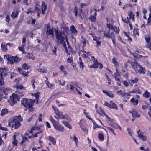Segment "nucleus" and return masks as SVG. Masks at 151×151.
Instances as JSON below:
<instances>
[{
    "instance_id": "f257e3e1",
    "label": "nucleus",
    "mask_w": 151,
    "mask_h": 151,
    "mask_svg": "<svg viewBox=\"0 0 151 151\" xmlns=\"http://www.w3.org/2000/svg\"><path fill=\"white\" fill-rule=\"evenodd\" d=\"M40 128L38 127H32L30 131H29V132L32 133V135H29L27 133H26L25 135H24L22 138V141L21 144H23L26 141H27V138H32V137H37L38 136L41 137L42 135V131H40L37 132L39 130Z\"/></svg>"
},
{
    "instance_id": "f03ea898",
    "label": "nucleus",
    "mask_w": 151,
    "mask_h": 151,
    "mask_svg": "<svg viewBox=\"0 0 151 151\" xmlns=\"http://www.w3.org/2000/svg\"><path fill=\"white\" fill-rule=\"evenodd\" d=\"M22 120V118L21 117V115H19L14 117L12 120H10L8 123V125L12 128H14V129H16L20 126V122Z\"/></svg>"
},
{
    "instance_id": "7ed1b4c3",
    "label": "nucleus",
    "mask_w": 151,
    "mask_h": 151,
    "mask_svg": "<svg viewBox=\"0 0 151 151\" xmlns=\"http://www.w3.org/2000/svg\"><path fill=\"white\" fill-rule=\"evenodd\" d=\"M55 35L56 39L60 43H62L64 41L65 39V37L66 38V41L68 44V41L67 40V37L65 35L64 32L63 31H58V29L57 31H55Z\"/></svg>"
},
{
    "instance_id": "20e7f679",
    "label": "nucleus",
    "mask_w": 151,
    "mask_h": 151,
    "mask_svg": "<svg viewBox=\"0 0 151 151\" xmlns=\"http://www.w3.org/2000/svg\"><path fill=\"white\" fill-rule=\"evenodd\" d=\"M4 58L7 59L8 61L7 63L10 64H13L15 62H19L20 61V60L17 56H11L8 55H5Z\"/></svg>"
},
{
    "instance_id": "39448f33",
    "label": "nucleus",
    "mask_w": 151,
    "mask_h": 151,
    "mask_svg": "<svg viewBox=\"0 0 151 151\" xmlns=\"http://www.w3.org/2000/svg\"><path fill=\"white\" fill-rule=\"evenodd\" d=\"M35 101L32 99H28L26 98L22 99V103L24 106L27 109L32 107L33 106Z\"/></svg>"
},
{
    "instance_id": "423d86ee",
    "label": "nucleus",
    "mask_w": 151,
    "mask_h": 151,
    "mask_svg": "<svg viewBox=\"0 0 151 151\" xmlns=\"http://www.w3.org/2000/svg\"><path fill=\"white\" fill-rule=\"evenodd\" d=\"M132 67L133 69L137 72L140 73L144 74L145 73V70L141 65L138 64L137 63H135L132 65Z\"/></svg>"
},
{
    "instance_id": "0eeeda50",
    "label": "nucleus",
    "mask_w": 151,
    "mask_h": 151,
    "mask_svg": "<svg viewBox=\"0 0 151 151\" xmlns=\"http://www.w3.org/2000/svg\"><path fill=\"white\" fill-rule=\"evenodd\" d=\"M46 27L47 29L46 31V35H52V38H53L54 37V32L55 31H57L55 28H53V27L51 28L50 24H48L46 25Z\"/></svg>"
},
{
    "instance_id": "6e6552de",
    "label": "nucleus",
    "mask_w": 151,
    "mask_h": 151,
    "mask_svg": "<svg viewBox=\"0 0 151 151\" xmlns=\"http://www.w3.org/2000/svg\"><path fill=\"white\" fill-rule=\"evenodd\" d=\"M6 71L3 68H0V86H2L4 84V81L2 77L6 76Z\"/></svg>"
},
{
    "instance_id": "1a4fd4ad",
    "label": "nucleus",
    "mask_w": 151,
    "mask_h": 151,
    "mask_svg": "<svg viewBox=\"0 0 151 151\" xmlns=\"http://www.w3.org/2000/svg\"><path fill=\"white\" fill-rule=\"evenodd\" d=\"M53 126L55 129L58 131L63 132L64 131V128L59 124L58 122L55 124H53Z\"/></svg>"
},
{
    "instance_id": "9d476101",
    "label": "nucleus",
    "mask_w": 151,
    "mask_h": 151,
    "mask_svg": "<svg viewBox=\"0 0 151 151\" xmlns=\"http://www.w3.org/2000/svg\"><path fill=\"white\" fill-rule=\"evenodd\" d=\"M138 137L142 141H145L147 139L146 136L144 135V133L141 132L140 130H139L137 132Z\"/></svg>"
},
{
    "instance_id": "9b49d317",
    "label": "nucleus",
    "mask_w": 151,
    "mask_h": 151,
    "mask_svg": "<svg viewBox=\"0 0 151 151\" xmlns=\"http://www.w3.org/2000/svg\"><path fill=\"white\" fill-rule=\"evenodd\" d=\"M145 39L146 41V47L149 48L151 50V41H150V37L149 36H146L145 37Z\"/></svg>"
},
{
    "instance_id": "f8f14e48",
    "label": "nucleus",
    "mask_w": 151,
    "mask_h": 151,
    "mask_svg": "<svg viewBox=\"0 0 151 151\" xmlns=\"http://www.w3.org/2000/svg\"><path fill=\"white\" fill-rule=\"evenodd\" d=\"M99 65V68L100 69L103 68V66L102 65L101 63L98 62L97 61L94 62L93 64L90 65L89 67L90 68H98Z\"/></svg>"
},
{
    "instance_id": "ddd939ff",
    "label": "nucleus",
    "mask_w": 151,
    "mask_h": 151,
    "mask_svg": "<svg viewBox=\"0 0 151 151\" xmlns=\"http://www.w3.org/2000/svg\"><path fill=\"white\" fill-rule=\"evenodd\" d=\"M10 97L11 101L13 104H15L17 101L19 100L17 95L15 93H13L12 95L10 96Z\"/></svg>"
},
{
    "instance_id": "4468645a",
    "label": "nucleus",
    "mask_w": 151,
    "mask_h": 151,
    "mask_svg": "<svg viewBox=\"0 0 151 151\" xmlns=\"http://www.w3.org/2000/svg\"><path fill=\"white\" fill-rule=\"evenodd\" d=\"M129 112L132 114V116L134 118L139 117L140 116V114H139L135 109H132L131 110L129 111Z\"/></svg>"
},
{
    "instance_id": "2eb2a0df",
    "label": "nucleus",
    "mask_w": 151,
    "mask_h": 151,
    "mask_svg": "<svg viewBox=\"0 0 151 151\" xmlns=\"http://www.w3.org/2000/svg\"><path fill=\"white\" fill-rule=\"evenodd\" d=\"M19 12L20 11H19L18 9H14L11 15V17L13 19L16 18L17 17L18 14Z\"/></svg>"
},
{
    "instance_id": "dca6fc26",
    "label": "nucleus",
    "mask_w": 151,
    "mask_h": 151,
    "mask_svg": "<svg viewBox=\"0 0 151 151\" xmlns=\"http://www.w3.org/2000/svg\"><path fill=\"white\" fill-rule=\"evenodd\" d=\"M47 5L44 2H43L41 6V11L42 12V14H44L45 13V11L47 10Z\"/></svg>"
},
{
    "instance_id": "f3484780",
    "label": "nucleus",
    "mask_w": 151,
    "mask_h": 151,
    "mask_svg": "<svg viewBox=\"0 0 151 151\" xmlns=\"http://www.w3.org/2000/svg\"><path fill=\"white\" fill-rule=\"evenodd\" d=\"M139 79L137 78L136 77L134 79H131L128 80L129 83L131 86L133 85L134 84L136 83L138 81Z\"/></svg>"
},
{
    "instance_id": "a211bd4d",
    "label": "nucleus",
    "mask_w": 151,
    "mask_h": 151,
    "mask_svg": "<svg viewBox=\"0 0 151 151\" xmlns=\"http://www.w3.org/2000/svg\"><path fill=\"white\" fill-rule=\"evenodd\" d=\"M14 87L16 89V91H19V90L24 89L25 88L22 85L17 84L14 86Z\"/></svg>"
},
{
    "instance_id": "6ab92c4d",
    "label": "nucleus",
    "mask_w": 151,
    "mask_h": 151,
    "mask_svg": "<svg viewBox=\"0 0 151 151\" xmlns=\"http://www.w3.org/2000/svg\"><path fill=\"white\" fill-rule=\"evenodd\" d=\"M102 91L105 94L109 97L113 98L114 96V95L113 93L110 91L103 90Z\"/></svg>"
},
{
    "instance_id": "aec40b11",
    "label": "nucleus",
    "mask_w": 151,
    "mask_h": 151,
    "mask_svg": "<svg viewBox=\"0 0 151 151\" xmlns=\"http://www.w3.org/2000/svg\"><path fill=\"white\" fill-rule=\"evenodd\" d=\"M92 37L94 41L96 42L97 44V46H99L101 45V42L100 41V38L99 37H96L94 36H93Z\"/></svg>"
},
{
    "instance_id": "412c9836",
    "label": "nucleus",
    "mask_w": 151,
    "mask_h": 151,
    "mask_svg": "<svg viewBox=\"0 0 151 151\" xmlns=\"http://www.w3.org/2000/svg\"><path fill=\"white\" fill-rule=\"evenodd\" d=\"M70 30L71 33L76 35L78 33V31L73 25H71L70 27Z\"/></svg>"
},
{
    "instance_id": "4be33fe9",
    "label": "nucleus",
    "mask_w": 151,
    "mask_h": 151,
    "mask_svg": "<svg viewBox=\"0 0 151 151\" xmlns=\"http://www.w3.org/2000/svg\"><path fill=\"white\" fill-rule=\"evenodd\" d=\"M128 16L129 17V19H132V21L134 20V15L133 14V12L132 11H129L128 12Z\"/></svg>"
},
{
    "instance_id": "5701e85b",
    "label": "nucleus",
    "mask_w": 151,
    "mask_h": 151,
    "mask_svg": "<svg viewBox=\"0 0 151 151\" xmlns=\"http://www.w3.org/2000/svg\"><path fill=\"white\" fill-rule=\"evenodd\" d=\"M78 64L80 68H81L82 70H83L84 68V64L82 62V58L80 57L79 58L78 60L77 61Z\"/></svg>"
},
{
    "instance_id": "b1692460",
    "label": "nucleus",
    "mask_w": 151,
    "mask_h": 151,
    "mask_svg": "<svg viewBox=\"0 0 151 151\" xmlns=\"http://www.w3.org/2000/svg\"><path fill=\"white\" fill-rule=\"evenodd\" d=\"M45 78H46V80L45 81V83L46 86L49 88H52V87L54 86V85L53 84H51L50 83L48 82L47 81V78L46 77H45Z\"/></svg>"
},
{
    "instance_id": "393cba45",
    "label": "nucleus",
    "mask_w": 151,
    "mask_h": 151,
    "mask_svg": "<svg viewBox=\"0 0 151 151\" xmlns=\"http://www.w3.org/2000/svg\"><path fill=\"white\" fill-rule=\"evenodd\" d=\"M47 139L51 142L53 144L55 145L56 143V141L55 139L52 137L48 136Z\"/></svg>"
},
{
    "instance_id": "a878e982",
    "label": "nucleus",
    "mask_w": 151,
    "mask_h": 151,
    "mask_svg": "<svg viewBox=\"0 0 151 151\" xmlns=\"http://www.w3.org/2000/svg\"><path fill=\"white\" fill-rule=\"evenodd\" d=\"M105 116L106 117V120L108 123L110 125H111L112 123L114 121L113 119L110 118L108 116L105 114Z\"/></svg>"
},
{
    "instance_id": "bb28decb",
    "label": "nucleus",
    "mask_w": 151,
    "mask_h": 151,
    "mask_svg": "<svg viewBox=\"0 0 151 151\" xmlns=\"http://www.w3.org/2000/svg\"><path fill=\"white\" fill-rule=\"evenodd\" d=\"M143 96L145 98H148L150 97L151 95L150 93L146 90L143 93Z\"/></svg>"
},
{
    "instance_id": "cd10ccee",
    "label": "nucleus",
    "mask_w": 151,
    "mask_h": 151,
    "mask_svg": "<svg viewBox=\"0 0 151 151\" xmlns=\"http://www.w3.org/2000/svg\"><path fill=\"white\" fill-rule=\"evenodd\" d=\"M107 27L109 30H113L114 32L115 31V29H117V27L116 26L113 27L112 25L110 24L107 23Z\"/></svg>"
},
{
    "instance_id": "c85d7f7f",
    "label": "nucleus",
    "mask_w": 151,
    "mask_h": 151,
    "mask_svg": "<svg viewBox=\"0 0 151 151\" xmlns=\"http://www.w3.org/2000/svg\"><path fill=\"white\" fill-rule=\"evenodd\" d=\"M130 102L134 105H137L138 103V99H136L134 98H132L130 100Z\"/></svg>"
},
{
    "instance_id": "c756f323",
    "label": "nucleus",
    "mask_w": 151,
    "mask_h": 151,
    "mask_svg": "<svg viewBox=\"0 0 151 151\" xmlns=\"http://www.w3.org/2000/svg\"><path fill=\"white\" fill-rule=\"evenodd\" d=\"M17 134H15L13 136V140L12 142V143L14 146H16L17 144V141L16 140Z\"/></svg>"
},
{
    "instance_id": "7c9ffc66",
    "label": "nucleus",
    "mask_w": 151,
    "mask_h": 151,
    "mask_svg": "<svg viewBox=\"0 0 151 151\" xmlns=\"http://www.w3.org/2000/svg\"><path fill=\"white\" fill-rule=\"evenodd\" d=\"M83 54H82V56L83 58H89V56L91 55L89 54L90 52H86V51L82 52Z\"/></svg>"
},
{
    "instance_id": "2f4dec72",
    "label": "nucleus",
    "mask_w": 151,
    "mask_h": 151,
    "mask_svg": "<svg viewBox=\"0 0 151 151\" xmlns=\"http://www.w3.org/2000/svg\"><path fill=\"white\" fill-rule=\"evenodd\" d=\"M110 103H111V109H115L116 110H117L118 108L116 105L112 101H110Z\"/></svg>"
},
{
    "instance_id": "473e14b6",
    "label": "nucleus",
    "mask_w": 151,
    "mask_h": 151,
    "mask_svg": "<svg viewBox=\"0 0 151 151\" xmlns=\"http://www.w3.org/2000/svg\"><path fill=\"white\" fill-rule=\"evenodd\" d=\"M40 94V92H38L37 93H31V95L32 96H34L36 98L37 100H38L39 98V96Z\"/></svg>"
},
{
    "instance_id": "72a5a7b5",
    "label": "nucleus",
    "mask_w": 151,
    "mask_h": 151,
    "mask_svg": "<svg viewBox=\"0 0 151 151\" xmlns=\"http://www.w3.org/2000/svg\"><path fill=\"white\" fill-rule=\"evenodd\" d=\"M96 111L100 115H103L104 114H105L104 112L100 107H99V109H97Z\"/></svg>"
},
{
    "instance_id": "f704fd0d",
    "label": "nucleus",
    "mask_w": 151,
    "mask_h": 151,
    "mask_svg": "<svg viewBox=\"0 0 151 151\" xmlns=\"http://www.w3.org/2000/svg\"><path fill=\"white\" fill-rule=\"evenodd\" d=\"M124 33L125 36L127 37L128 41L129 42H131L132 40V38L129 36V33H127L125 32H124Z\"/></svg>"
},
{
    "instance_id": "c9c22d12",
    "label": "nucleus",
    "mask_w": 151,
    "mask_h": 151,
    "mask_svg": "<svg viewBox=\"0 0 151 151\" xmlns=\"http://www.w3.org/2000/svg\"><path fill=\"white\" fill-rule=\"evenodd\" d=\"M59 118L61 119H63L65 118V116L63 115V112H60L56 114Z\"/></svg>"
},
{
    "instance_id": "e433bc0d",
    "label": "nucleus",
    "mask_w": 151,
    "mask_h": 151,
    "mask_svg": "<svg viewBox=\"0 0 151 151\" xmlns=\"http://www.w3.org/2000/svg\"><path fill=\"white\" fill-rule=\"evenodd\" d=\"M15 92L16 93L15 94H17L18 97L19 96L22 97L24 95V93L21 91V90L19 91H16Z\"/></svg>"
},
{
    "instance_id": "4c0bfd02",
    "label": "nucleus",
    "mask_w": 151,
    "mask_h": 151,
    "mask_svg": "<svg viewBox=\"0 0 151 151\" xmlns=\"http://www.w3.org/2000/svg\"><path fill=\"white\" fill-rule=\"evenodd\" d=\"M103 32L104 36H105L106 37L109 39H110L111 37L112 36L110 35V34L109 33V32L104 31Z\"/></svg>"
},
{
    "instance_id": "58836bf2",
    "label": "nucleus",
    "mask_w": 151,
    "mask_h": 151,
    "mask_svg": "<svg viewBox=\"0 0 151 151\" xmlns=\"http://www.w3.org/2000/svg\"><path fill=\"white\" fill-rule=\"evenodd\" d=\"M130 92L133 93H138L140 94L141 93V91L137 89H133L132 91H130Z\"/></svg>"
},
{
    "instance_id": "ea45409f",
    "label": "nucleus",
    "mask_w": 151,
    "mask_h": 151,
    "mask_svg": "<svg viewBox=\"0 0 151 151\" xmlns=\"http://www.w3.org/2000/svg\"><path fill=\"white\" fill-rule=\"evenodd\" d=\"M114 78L116 80H119L120 75L118 72H116L114 74Z\"/></svg>"
},
{
    "instance_id": "a19ab883",
    "label": "nucleus",
    "mask_w": 151,
    "mask_h": 151,
    "mask_svg": "<svg viewBox=\"0 0 151 151\" xmlns=\"http://www.w3.org/2000/svg\"><path fill=\"white\" fill-rule=\"evenodd\" d=\"M98 138L101 141H103L104 140V137L102 133H99L98 134Z\"/></svg>"
},
{
    "instance_id": "79ce46f5",
    "label": "nucleus",
    "mask_w": 151,
    "mask_h": 151,
    "mask_svg": "<svg viewBox=\"0 0 151 151\" xmlns=\"http://www.w3.org/2000/svg\"><path fill=\"white\" fill-rule=\"evenodd\" d=\"M96 13H94V15L91 16L90 17V19L92 22H95L96 20Z\"/></svg>"
},
{
    "instance_id": "37998d69",
    "label": "nucleus",
    "mask_w": 151,
    "mask_h": 151,
    "mask_svg": "<svg viewBox=\"0 0 151 151\" xmlns=\"http://www.w3.org/2000/svg\"><path fill=\"white\" fill-rule=\"evenodd\" d=\"M112 63L116 68H117L118 66V64L115 58H113L112 59Z\"/></svg>"
},
{
    "instance_id": "c03bdc74",
    "label": "nucleus",
    "mask_w": 151,
    "mask_h": 151,
    "mask_svg": "<svg viewBox=\"0 0 151 151\" xmlns=\"http://www.w3.org/2000/svg\"><path fill=\"white\" fill-rule=\"evenodd\" d=\"M6 45H5L4 44H3V43H2V44L1 45V47L2 48V50L6 52L7 51V49L6 47Z\"/></svg>"
},
{
    "instance_id": "a18cd8bd",
    "label": "nucleus",
    "mask_w": 151,
    "mask_h": 151,
    "mask_svg": "<svg viewBox=\"0 0 151 151\" xmlns=\"http://www.w3.org/2000/svg\"><path fill=\"white\" fill-rule=\"evenodd\" d=\"M92 121L93 124V129H95L96 128H101L102 127L101 126L98 125L93 120Z\"/></svg>"
},
{
    "instance_id": "49530a36",
    "label": "nucleus",
    "mask_w": 151,
    "mask_h": 151,
    "mask_svg": "<svg viewBox=\"0 0 151 151\" xmlns=\"http://www.w3.org/2000/svg\"><path fill=\"white\" fill-rule=\"evenodd\" d=\"M8 111L7 109H4L2 110L1 112V114L2 116H4L6 114Z\"/></svg>"
},
{
    "instance_id": "de8ad7c7",
    "label": "nucleus",
    "mask_w": 151,
    "mask_h": 151,
    "mask_svg": "<svg viewBox=\"0 0 151 151\" xmlns=\"http://www.w3.org/2000/svg\"><path fill=\"white\" fill-rule=\"evenodd\" d=\"M63 123L64 124L66 127L69 129H71V127L70 125L67 122L65 121H63Z\"/></svg>"
},
{
    "instance_id": "09e8293b",
    "label": "nucleus",
    "mask_w": 151,
    "mask_h": 151,
    "mask_svg": "<svg viewBox=\"0 0 151 151\" xmlns=\"http://www.w3.org/2000/svg\"><path fill=\"white\" fill-rule=\"evenodd\" d=\"M151 15H149V17L148 19L147 22V25L150 26L151 25Z\"/></svg>"
},
{
    "instance_id": "8fccbe9b",
    "label": "nucleus",
    "mask_w": 151,
    "mask_h": 151,
    "mask_svg": "<svg viewBox=\"0 0 151 151\" xmlns=\"http://www.w3.org/2000/svg\"><path fill=\"white\" fill-rule=\"evenodd\" d=\"M122 20L125 23H129V22H130L129 19L128 17H127L124 19H123V17H122Z\"/></svg>"
},
{
    "instance_id": "3c124183",
    "label": "nucleus",
    "mask_w": 151,
    "mask_h": 151,
    "mask_svg": "<svg viewBox=\"0 0 151 151\" xmlns=\"http://www.w3.org/2000/svg\"><path fill=\"white\" fill-rule=\"evenodd\" d=\"M29 73V72L27 71V72L24 73L23 71L21 72V74L23 75L24 77H27L28 76V74Z\"/></svg>"
},
{
    "instance_id": "603ef678",
    "label": "nucleus",
    "mask_w": 151,
    "mask_h": 151,
    "mask_svg": "<svg viewBox=\"0 0 151 151\" xmlns=\"http://www.w3.org/2000/svg\"><path fill=\"white\" fill-rule=\"evenodd\" d=\"M124 91L122 90H120L117 92V93L119 95H121L123 97H124Z\"/></svg>"
},
{
    "instance_id": "864d4df0",
    "label": "nucleus",
    "mask_w": 151,
    "mask_h": 151,
    "mask_svg": "<svg viewBox=\"0 0 151 151\" xmlns=\"http://www.w3.org/2000/svg\"><path fill=\"white\" fill-rule=\"evenodd\" d=\"M83 113L87 118H88L90 120H92V119L88 115V113L86 112V110L85 109L83 110Z\"/></svg>"
},
{
    "instance_id": "5fc2aeb1",
    "label": "nucleus",
    "mask_w": 151,
    "mask_h": 151,
    "mask_svg": "<svg viewBox=\"0 0 151 151\" xmlns=\"http://www.w3.org/2000/svg\"><path fill=\"white\" fill-rule=\"evenodd\" d=\"M11 91V90L9 88H7L3 91V93L6 95H7Z\"/></svg>"
},
{
    "instance_id": "6e6d98bb",
    "label": "nucleus",
    "mask_w": 151,
    "mask_h": 151,
    "mask_svg": "<svg viewBox=\"0 0 151 151\" xmlns=\"http://www.w3.org/2000/svg\"><path fill=\"white\" fill-rule=\"evenodd\" d=\"M138 30V29L137 28H136L134 30L133 34L135 36L139 35Z\"/></svg>"
},
{
    "instance_id": "4d7b16f0",
    "label": "nucleus",
    "mask_w": 151,
    "mask_h": 151,
    "mask_svg": "<svg viewBox=\"0 0 151 151\" xmlns=\"http://www.w3.org/2000/svg\"><path fill=\"white\" fill-rule=\"evenodd\" d=\"M50 120L52 123L53 125V124H55L58 122V121H56L51 116H50Z\"/></svg>"
},
{
    "instance_id": "13d9d810",
    "label": "nucleus",
    "mask_w": 151,
    "mask_h": 151,
    "mask_svg": "<svg viewBox=\"0 0 151 151\" xmlns=\"http://www.w3.org/2000/svg\"><path fill=\"white\" fill-rule=\"evenodd\" d=\"M67 63H70L72 64H73V59L72 57L68 58L67 60Z\"/></svg>"
},
{
    "instance_id": "bf43d9fd",
    "label": "nucleus",
    "mask_w": 151,
    "mask_h": 151,
    "mask_svg": "<svg viewBox=\"0 0 151 151\" xmlns=\"http://www.w3.org/2000/svg\"><path fill=\"white\" fill-rule=\"evenodd\" d=\"M27 57L29 58L32 60H34L35 59V57L34 56L31 54H29L27 55Z\"/></svg>"
},
{
    "instance_id": "052dcab7",
    "label": "nucleus",
    "mask_w": 151,
    "mask_h": 151,
    "mask_svg": "<svg viewBox=\"0 0 151 151\" xmlns=\"http://www.w3.org/2000/svg\"><path fill=\"white\" fill-rule=\"evenodd\" d=\"M23 3L24 4L28 6L30 4V1L29 0H24Z\"/></svg>"
},
{
    "instance_id": "680f3d73",
    "label": "nucleus",
    "mask_w": 151,
    "mask_h": 151,
    "mask_svg": "<svg viewBox=\"0 0 151 151\" xmlns=\"http://www.w3.org/2000/svg\"><path fill=\"white\" fill-rule=\"evenodd\" d=\"M106 128L108 130L111 131L113 134L115 136L116 135V134L114 132V130L113 129L111 128L110 127H106Z\"/></svg>"
},
{
    "instance_id": "e2e57ef3",
    "label": "nucleus",
    "mask_w": 151,
    "mask_h": 151,
    "mask_svg": "<svg viewBox=\"0 0 151 151\" xmlns=\"http://www.w3.org/2000/svg\"><path fill=\"white\" fill-rule=\"evenodd\" d=\"M52 108L55 111V113L56 115L60 112L59 110L56 107L53 106Z\"/></svg>"
},
{
    "instance_id": "0e129e2a",
    "label": "nucleus",
    "mask_w": 151,
    "mask_h": 151,
    "mask_svg": "<svg viewBox=\"0 0 151 151\" xmlns=\"http://www.w3.org/2000/svg\"><path fill=\"white\" fill-rule=\"evenodd\" d=\"M60 85L61 86H64L65 84V81L63 80H59L58 81Z\"/></svg>"
},
{
    "instance_id": "69168bd1",
    "label": "nucleus",
    "mask_w": 151,
    "mask_h": 151,
    "mask_svg": "<svg viewBox=\"0 0 151 151\" xmlns=\"http://www.w3.org/2000/svg\"><path fill=\"white\" fill-rule=\"evenodd\" d=\"M24 47V46H23V45H22V46H19L18 47L19 50L21 51L22 53L25 52L23 51V49Z\"/></svg>"
},
{
    "instance_id": "338daca9",
    "label": "nucleus",
    "mask_w": 151,
    "mask_h": 151,
    "mask_svg": "<svg viewBox=\"0 0 151 151\" xmlns=\"http://www.w3.org/2000/svg\"><path fill=\"white\" fill-rule=\"evenodd\" d=\"M122 83L124 84V86L127 87L129 86V84L128 82L127 81H123L122 82Z\"/></svg>"
},
{
    "instance_id": "774afa93",
    "label": "nucleus",
    "mask_w": 151,
    "mask_h": 151,
    "mask_svg": "<svg viewBox=\"0 0 151 151\" xmlns=\"http://www.w3.org/2000/svg\"><path fill=\"white\" fill-rule=\"evenodd\" d=\"M22 68L25 69L27 70L29 68V66L27 65L26 63H24L22 65Z\"/></svg>"
}]
</instances>
